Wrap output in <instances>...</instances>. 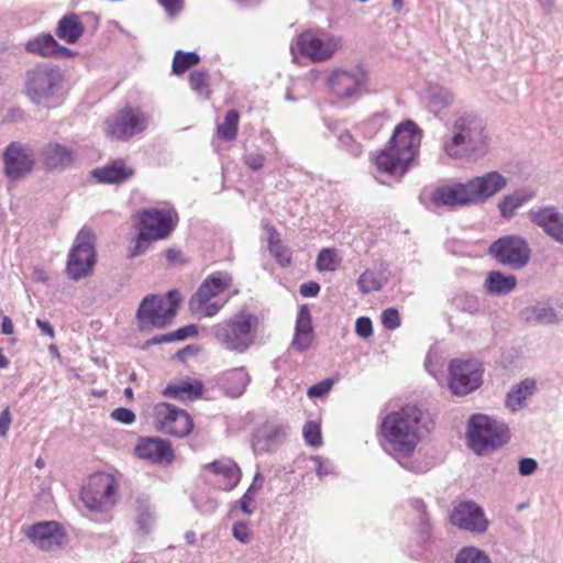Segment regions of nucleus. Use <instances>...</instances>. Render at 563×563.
Returning <instances> with one entry per match:
<instances>
[{"mask_svg": "<svg viewBox=\"0 0 563 563\" xmlns=\"http://www.w3.org/2000/svg\"><path fill=\"white\" fill-rule=\"evenodd\" d=\"M297 46L299 52L312 62H324L342 48L343 40L327 32L306 31L299 35Z\"/></svg>", "mask_w": 563, "mask_h": 563, "instance_id": "9d476101", "label": "nucleus"}, {"mask_svg": "<svg viewBox=\"0 0 563 563\" xmlns=\"http://www.w3.org/2000/svg\"><path fill=\"white\" fill-rule=\"evenodd\" d=\"M200 57L195 52L177 51L173 59V73L176 75L184 74L190 67L197 65Z\"/></svg>", "mask_w": 563, "mask_h": 563, "instance_id": "f704fd0d", "label": "nucleus"}, {"mask_svg": "<svg viewBox=\"0 0 563 563\" xmlns=\"http://www.w3.org/2000/svg\"><path fill=\"white\" fill-rule=\"evenodd\" d=\"M466 441L475 454L487 453L493 448V420L488 416H473L467 426Z\"/></svg>", "mask_w": 563, "mask_h": 563, "instance_id": "6ab92c4d", "label": "nucleus"}, {"mask_svg": "<svg viewBox=\"0 0 563 563\" xmlns=\"http://www.w3.org/2000/svg\"><path fill=\"white\" fill-rule=\"evenodd\" d=\"M205 468L211 470L213 473L222 475L228 483L223 486V489L231 490L233 489L240 482L241 472L238 465L232 461H213L207 465Z\"/></svg>", "mask_w": 563, "mask_h": 563, "instance_id": "2f4dec72", "label": "nucleus"}, {"mask_svg": "<svg viewBox=\"0 0 563 563\" xmlns=\"http://www.w3.org/2000/svg\"><path fill=\"white\" fill-rule=\"evenodd\" d=\"M454 563H490V560L488 555L479 549L464 547L457 552Z\"/></svg>", "mask_w": 563, "mask_h": 563, "instance_id": "c9c22d12", "label": "nucleus"}, {"mask_svg": "<svg viewBox=\"0 0 563 563\" xmlns=\"http://www.w3.org/2000/svg\"><path fill=\"white\" fill-rule=\"evenodd\" d=\"M36 324L37 327L40 328L41 332L47 336H49L51 339H54L55 338V331H54V328L53 325L51 324L49 321L47 320H42V319H36Z\"/></svg>", "mask_w": 563, "mask_h": 563, "instance_id": "338daca9", "label": "nucleus"}, {"mask_svg": "<svg viewBox=\"0 0 563 563\" xmlns=\"http://www.w3.org/2000/svg\"><path fill=\"white\" fill-rule=\"evenodd\" d=\"M510 440V430L507 423L495 420V449L508 443Z\"/></svg>", "mask_w": 563, "mask_h": 563, "instance_id": "a18cd8bd", "label": "nucleus"}, {"mask_svg": "<svg viewBox=\"0 0 563 563\" xmlns=\"http://www.w3.org/2000/svg\"><path fill=\"white\" fill-rule=\"evenodd\" d=\"M159 4L169 13L174 14L181 8V0H157Z\"/></svg>", "mask_w": 563, "mask_h": 563, "instance_id": "69168bd1", "label": "nucleus"}, {"mask_svg": "<svg viewBox=\"0 0 563 563\" xmlns=\"http://www.w3.org/2000/svg\"><path fill=\"white\" fill-rule=\"evenodd\" d=\"M559 308L556 302L548 299L526 307L520 314L527 323L552 325L563 321V311Z\"/></svg>", "mask_w": 563, "mask_h": 563, "instance_id": "4be33fe9", "label": "nucleus"}, {"mask_svg": "<svg viewBox=\"0 0 563 563\" xmlns=\"http://www.w3.org/2000/svg\"><path fill=\"white\" fill-rule=\"evenodd\" d=\"M254 497L255 496L251 495V493L246 492L239 500L240 508L245 515L250 516L253 514V509L250 508V504L254 500Z\"/></svg>", "mask_w": 563, "mask_h": 563, "instance_id": "0e129e2a", "label": "nucleus"}, {"mask_svg": "<svg viewBox=\"0 0 563 563\" xmlns=\"http://www.w3.org/2000/svg\"><path fill=\"white\" fill-rule=\"evenodd\" d=\"M451 522L460 529L471 532H483L488 525L481 507L472 501L459 504L451 514Z\"/></svg>", "mask_w": 563, "mask_h": 563, "instance_id": "aec40b11", "label": "nucleus"}, {"mask_svg": "<svg viewBox=\"0 0 563 563\" xmlns=\"http://www.w3.org/2000/svg\"><path fill=\"white\" fill-rule=\"evenodd\" d=\"M5 176L13 181L24 178L35 165L32 151L18 142L10 143L3 153Z\"/></svg>", "mask_w": 563, "mask_h": 563, "instance_id": "f3484780", "label": "nucleus"}, {"mask_svg": "<svg viewBox=\"0 0 563 563\" xmlns=\"http://www.w3.org/2000/svg\"><path fill=\"white\" fill-rule=\"evenodd\" d=\"M299 291L303 297H316L320 291V285L316 282L303 283Z\"/></svg>", "mask_w": 563, "mask_h": 563, "instance_id": "680f3d73", "label": "nucleus"}, {"mask_svg": "<svg viewBox=\"0 0 563 563\" xmlns=\"http://www.w3.org/2000/svg\"><path fill=\"white\" fill-rule=\"evenodd\" d=\"M302 434L309 445L317 448L321 444V432L317 422L308 421L303 426Z\"/></svg>", "mask_w": 563, "mask_h": 563, "instance_id": "a19ab883", "label": "nucleus"}, {"mask_svg": "<svg viewBox=\"0 0 563 563\" xmlns=\"http://www.w3.org/2000/svg\"><path fill=\"white\" fill-rule=\"evenodd\" d=\"M155 427L164 433L184 438L191 432L194 422L185 410L162 402L155 408Z\"/></svg>", "mask_w": 563, "mask_h": 563, "instance_id": "2eb2a0df", "label": "nucleus"}, {"mask_svg": "<svg viewBox=\"0 0 563 563\" xmlns=\"http://www.w3.org/2000/svg\"><path fill=\"white\" fill-rule=\"evenodd\" d=\"M295 332L312 333L311 314L307 306L299 309Z\"/></svg>", "mask_w": 563, "mask_h": 563, "instance_id": "37998d69", "label": "nucleus"}, {"mask_svg": "<svg viewBox=\"0 0 563 563\" xmlns=\"http://www.w3.org/2000/svg\"><path fill=\"white\" fill-rule=\"evenodd\" d=\"M451 134L443 141L444 153L453 159L477 161L489 152L487 121L476 112H465L452 123Z\"/></svg>", "mask_w": 563, "mask_h": 563, "instance_id": "f257e3e1", "label": "nucleus"}, {"mask_svg": "<svg viewBox=\"0 0 563 563\" xmlns=\"http://www.w3.org/2000/svg\"><path fill=\"white\" fill-rule=\"evenodd\" d=\"M538 463L534 459L523 457L519 461V473L522 476H529L536 472Z\"/></svg>", "mask_w": 563, "mask_h": 563, "instance_id": "13d9d810", "label": "nucleus"}, {"mask_svg": "<svg viewBox=\"0 0 563 563\" xmlns=\"http://www.w3.org/2000/svg\"><path fill=\"white\" fill-rule=\"evenodd\" d=\"M328 84L339 98H358L367 92L368 73L362 65L336 68L330 74Z\"/></svg>", "mask_w": 563, "mask_h": 563, "instance_id": "1a4fd4ad", "label": "nucleus"}, {"mask_svg": "<svg viewBox=\"0 0 563 563\" xmlns=\"http://www.w3.org/2000/svg\"><path fill=\"white\" fill-rule=\"evenodd\" d=\"M517 287L515 275H505L495 271V295H508Z\"/></svg>", "mask_w": 563, "mask_h": 563, "instance_id": "4c0bfd02", "label": "nucleus"}, {"mask_svg": "<svg viewBox=\"0 0 563 563\" xmlns=\"http://www.w3.org/2000/svg\"><path fill=\"white\" fill-rule=\"evenodd\" d=\"M531 257L527 240L520 235H506L495 240V260L512 269H522Z\"/></svg>", "mask_w": 563, "mask_h": 563, "instance_id": "f8f14e48", "label": "nucleus"}, {"mask_svg": "<svg viewBox=\"0 0 563 563\" xmlns=\"http://www.w3.org/2000/svg\"><path fill=\"white\" fill-rule=\"evenodd\" d=\"M26 536L43 551L58 549L64 540V533L55 521L37 522L29 528Z\"/></svg>", "mask_w": 563, "mask_h": 563, "instance_id": "412c9836", "label": "nucleus"}, {"mask_svg": "<svg viewBox=\"0 0 563 563\" xmlns=\"http://www.w3.org/2000/svg\"><path fill=\"white\" fill-rule=\"evenodd\" d=\"M225 302H227V300L221 303L211 302V300H210L203 305H200V307L189 306V309L192 314L198 316V317H202V316L203 317H213L223 308Z\"/></svg>", "mask_w": 563, "mask_h": 563, "instance_id": "79ce46f5", "label": "nucleus"}, {"mask_svg": "<svg viewBox=\"0 0 563 563\" xmlns=\"http://www.w3.org/2000/svg\"><path fill=\"white\" fill-rule=\"evenodd\" d=\"M198 333V329L195 324H189L186 327H183L174 332H172V336L174 341H181L189 336H194Z\"/></svg>", "mask_w": 563, "mask_h": 563, "instance_id": "bf43d9fd", "label": "nucleus"}, {"mask_svg": "<svg viewBox=\"0 0 563 563\" xmlns=\"http://www.w3.org/2000/svg\"><path fill=\"white\" fill-rule=\"evenodd\" d=\"M90 233L81 230L73 246L67 261V274L70 279L78 280L88 276L96 264V253L89 241Z\"/></svg>", "mask_w": 563, "mask_h": 563, "instance_id": "ddd939ff", "label": "nucleus"}, {"mask_svg": "<svg viewBox=\"0 0 563 563\" xmlns=\"http://www.w3.org/2000/svg\"><path fill=\"white\" fill-rule=\"evenodd\" d=\"M239 112L234 109L227 111L223 123L218 125V134L221 139L232 141L236 137Z\"/></svg>", "mask_w": 563, "mask_h": 563, "instance_id": "72a5a7b5", "label": "nucleus"}, {"mask_svg": "<svg viewBox=\"0 0 563 563\" xmlns=\"http://www.w3.org/2000/svg\"><path fill=\"white\" fill-rule=\"evenodd\" d=\"M232 534L236 540H239L242 543L250 542V530L245 522H235L232 528Z\"/></svg>", "mask_w": 563, "mask_h": 563, "instance_id": "5fc2aeb1", "label": "nucleus"}, {"mask_svg": "<svg viewBox=\"0 0 563 563\" xmlns=\"http://www.w3.org/2000/svg\"><path fill=\"white\" fill-rule=\"evenodd\" d=\"M333 385V382L331 379H324L320 383H317L312 385L307 394L309 397H322L325 394H328Z\"/></svg>", "mask_w": 563, "mask_h": 563, "instance_id": "8fccbe9b", "label": "nucleus"}, {"mask_svg": "<svg viewBox=\"0 0 563 563\" xmlns=\"http://www.w3.org/2000/svg\"><path fill=\"white\" fill-rule=\"evenodd\" d=\"M449 386L456 396H465L482 385L481 365L477 360H453L449 365Z\"/></svg>", "mask_w": 563, "mask_h": 563, "instance_id": "9b49d317", "label": "nucleus"}, {"mask_svg": "<svg viewBox=\"0 0 563 563\" xmlns=\"http://www.w3.org/2000/svg\"><path fill=\"white\" fill-rule=\"evenodd\" d=\"M455 305L463 310H466L468 312H474L478 308V301L477 298L474 296L466 295L461 298L455 299Z\"/></svg>", "mask_w": 563, "mask_h": 563, "instance_id": "6e6d98bb", "label": "nucleus"}, {"mask_svg": "<svg viewBox=\"0 0 563 563\" xmlns=\"http://www.w3.org/2000/svg\"><path fill=\"white\" fill-rule=\"evenodd\" d=\"M536 391V379L525 378L508 391L505 405L511 412H517L526 406V401L531 398Z\"/></svg>", "mask_w": 563, "mask_h": 563, "instance_id": "bb28decb", "label": "nucleus"}, {"mask_svg": "<svg viewBox=\"0 0 563 563\" xmlns=\"http://www.w3.org/2000/svg\"><path fill=\"white\" fill-rule=\"evenodd\" d=\"M25 48L32 54H37L44 57L57 56V55H69L70 51L59 45L51 34H41L30 40Z\"/></svg>", "mask_w": 563, "mask_h": 563, "instance_id": "cd10ccee", "label": "nucleus"}, {"mask_svg": "<svg viewBox=\"0 0 563 563\" xmlns=\"http://www.w3.org/2000/svg\"><path fill=\"white\" fill-rule=\"evenodd\" d=\"M190 86L202 97L209 96V76L205 71H194L190 75Z\"/></svg>", "mask_w": 563, "mask_h": 563, "instance_id": "ea45409f", "label": "nucleus"}, {"mask_svg": "<svg viewBox=\"0 0 563 563\" xmlns=\"http://www.w3.org/2000/svg\"><path fill=\"white\" fill-rule=\"evenodd\" d=\"M355 332L362 339H367L373 334V323L367 317H360L355 322Z\"/></svg>", "mask_w": 563, "mask_h": 563, "instance_id": "de8ad7c7", "label": "nucleus"}, {"mask_svg": "<svg viewBox=\"0 0 563 563\" xmlns=\"http://www.w3.org/2000/svg\"><path fill=\"white\" fill-rule=\"evenodd\" d=\"M42 163L47 169H65L75 162V152L56 142L45 144L40 152Z\"/></svg>", "mask_w": 563, "mask_h": 563, "instance_id": "393cba45", "label": "nucleus"}, {"mask_svg": "<svg viewBox=\"0 0 563 563\" xmlns=\"http://www.w3.org/2000/svg\"><path fill=\"white\" fill-rule=\"evenodd\" d=\"M114 496V479L107 474L93 476L88 486L81 492L85 506L92 511H103L111 508L115 503Z\"/></svg>", "mask_w": 563, "mask_h": 563, "instance_id": "4468645a", "label": "nucleus"}, {"mask_svg": "<svg viewBox=\"0 0 563 563\" xmlns=\"http://www.w3.org/2000/svg\"><path fill=\"white\" fill-rule=\"evenodd\" d=\"M420 143L421 132L418 125L411 120L400 123L386 147L376 156L377 169L399 179L418 155Z\"/></svg>", "mask_w": 563, "mask_h": 563, "instance_id": "7ed1b4c3", "label": "nucleus"}, {"mask_svg": "<svg viewBox=\"0 0 563 563\" xmlns=\"http://www.w3.org/2000/svg\"><path fill=\"white\" fill-rule=\"evenodd\" d=\"M264 478L260 472H257L254 476L253 483L246 490L247 493H251V495L255 496L263 486Z\"/></svg>", "mask_w": 563, "mask_h": 563, "instance_id": "774afa93", "label": "nucleus"}, {"mask_svg": "<svg viewBox=\"0 0 563 563\" xmlns=\"http://www.w3.org/2000/svg\"><path fill=\"white\" fill-rule=\"evenodd\" d=\"M155 241L153 236L151 235H144L142 230H139V235L135 240V244L133 247L130 249L129 256L130 257H136L141 254H143L150 242Z\"/></svg>", "mask_w": 563, "mask_h": 563, "instance_id": "c03bdc74", "label": "nucleus"}, {"mask_svg": "<svg viewBox=\"0 0 563 563\" xmlns=\"http://www.w3.org/2000/svg\"><path fill=\"white\" fill-rule=\"evenodd\" d=\"M357 286L363 294L377 291L382 288V280L372 271H365L357 279Z\"/></svg>", "mask_w": 563, "mask_h": 563, "instance_id": "58836bf2", "label": "nucleus"}, {"mask_svg": "<svg viewBox=\"0 0 563 563\" xmlns=\"http://www.w3.org/2000/svg\"><path fill=\"white\" fill-rule=\"evenodd\" d=\"M26 77V95L36 104H48L63 80L60 70L48 64L30 69Z\"/></svg>", "mask_w": 563, "mask_h": 563, "instance_id": "6e6552de", "label": "nucleus"}, {"mask_svg": "<svg viewBox=\"0 0 563 563\" xmlns=\"http://www.w3.org/2000/svg\"><path fill=\"white\" fill-rule=\"evenodd\" d=\"M133 173V169L126 166L123 161H114L102 168L93 169L91 175L102 184H119L129 179Z\"/></svg>", "mask_w": 563, "mask_h": 563, "instance_id": "c85d7f7f", "label": "nucleus"}, {"mask_svg": "<svg viewBox=\"0 0 563 563\" xmlns=\"http://www.w3.org/2000/svg\"><path fill=\"white\" fill-rule=\"evenodd\" d=\"M111 417L124 424H131L135 420V413L128 408H117L111 412Z\"/></svg>", "mask_w": 563, "mask_h": 563, "instance_id": "864d4df0", "label": "nucleus"}, {"mask_svg": "<svg viewBox=\"0 0 563 563\" xmlns=\"http://www.w3.org/2000/svg\"><path fill=\"white\" fill-rule=\"evenodd\" d=\"M261 328L260 316L243 307L227 320L216 324L212 333L225 350L244 353L255 344Z\"/></svg>", "mask_w": 563, "mask_h": 563, "instance_id": "20e7f679", "label": "nucleus"}, {"mask_svg": "<svg viewBox=\"0 0 563 563\" xmlns=\"http://www.w3.org/2000/svg\"><path fill=\"white\" fill-rule=\"evenodd\" d=\"M11 412L9 408H5L0 412V437H5L11 426Z\"/></svg>", "mask_w": 563, "mask_h": 563, "instance_id": "e2e57ef3", "label": "nucleus"}, {"mask_svg": "<svg viewBox=\"0 0 563 563\" xmlns=\"http://www.w3.org/2000/svg\"><path fill=\"white\" fill-rule=\"evenodd\" d=\"M84 24L75 13L64 15L57 23L56 35L68 44H75L84 34Z\"/></svg>", "mask_w": 563, "mask_h": 563, "instance_id": "c756f323", "label": "nucleus"}, {"mask_svg": "<svg viewBox=\"0 0 563 563\" xmlns=\"http://www.w3.org/2000/svg\"><path fill=\"white\" fill-rule=\"evenodd\" d=\"M136 522L144 533L150 532L155 522V512L147 497H139L135 501Z\"/></svg>", "mask_w": 563, "mask_h": 563, "instance_id": "473e14b6", "label": "nucleus"}, {"mask_svg": "<svg viewBox=\"0 0 563 563\" xmlns=\"http://www.w3.org/2000/svg\"><path fill=\"white\" fill-rule=\"evenodd\" d=\"M135 453L140 459L153 463H169L174 457L169 442L159 438L141 439L135 446Z\"/></svg>", "mask_w": 563, "mask_h": 563, "instance_id": "b1692460", "label": "nucleus"}, {"mask_svg": "<svg viewBox=\"0 0 563 563\" xmlns=\"http://www.w3.org/2000/svg\"><path fill=\"white\" fill-rule=\"evenodd\" d=\"M316 266L320 272H333L338 266V255L334 250L323 249L317 257Z\"/></svg>", "mask_w": 563, "mask_h": 563, "instance_id": "e433bc0d", "label": "nucleus"}, {"mask_svg": "<svg viewBox=\"0 0 563 563\" xmlns=\"http://www.w3.org/2000/svg\"><path fill=\"white\" fill-rule=\"evenodd\" d=\"M534 197L536 191L527 187L517 189L511 194L503 196L497 205L500 217L505 220L512 219L516 216L517 210L526 202L532 200Z\"/></svg>", "mask_w": 563, "mask_h": 563, "instance_id": "a878e982", "label": "nucleus"}, {"mask_svg": "<svg viewBox=\"0 0 563 563\" xmlns=\"http://www.w3.org/2000/svg\"><path fill=\"white\" fill-rule=\"evenodd\" d=\"M180 296L177 290H169L166 298L158 295L144 297L136 311V320L140 330L152 328L163 329L172 323Z\"/></svg>", "mask_w": 563, "mask_h": 563, "instance_id": "423d86ee", "label": "nucleus"}, {"mask_svg": "<svg viewBox=\"0 0 563 563\" xmlns=\"http://www.w3.org/2000/svg\"><path fill=\"white\" fill-rule=\"evenodd\" d=\"M265 157L257 151L245 155V164L253 170H258L264 165Z\"/></svg>", "mask_w": 563, "mask_h": 563, "instance_id": "4d7b16f0", "label": "nucleus"}, {"mask_svg": "<svg viewBox=\"0 0 563 563\" xmlns=\"http://www.w3.org/2000/svg\"><path fill=\"white\" fill-rule=\"evenodd\" d=\"M382 322L386 329L395 330L400 325L399 313L395 308H388L382 313Z\"/></svg>", "mask_w": 563, "mask_h": 563, "instance_id": "49530a36", "label": "nucleus"}, {"mask_svg": "<svg viewBox=\"0 0 563 563\" xmlns=\"http://www.w3.org/2000/svg\"><path fill=\"white\" fill-rule=\"evenodd\" d=\"M269 252L271 254L276 258V261L283 265V266H287L290 264V256H289V253L288 251L283 246L282 243L279 244H274L271 249H269Z\"/></svg>", "mask_w": 563, "mask_h": 563, "instance_id": "603ef678", "label": "nucleus"}, {"mask_svg": "<svg viewBox=\"0 0 563 563\" xmlns=\"http://www.w3.org/2000/svg\"><path fill=\"white\" fill-rule=\"evenodd\" d=\"M231 378L236 380L238 384H239V387H238V389L235 391V396L242 395L243 391L245 390V387L250 383L249 374L243 368H239V369H235V371H233L231 373Z\"/></svg>", "mask_w": 563, "mask_h": 563, "instance_id": "3c124183", "label": "nucleus"}, {"mask_svg": "<svg viewBox=\"0 0 563 563\" xmlns=\"http://www.w3.org/2000/svg\"><path fill=\"white\" fill-rule=\"evenodd\" d=\"M178 216L173 209L148 208L140 213L139 230L154 240L166 239L175 229Z\"/></svg>", "mask_w": 563, "mask_h": 563, "instance_id": "dca6fc26", "label": "nucleus"}, {"mask_svg": "<svg viewBox=\"0 0 563 563\" xmlns=\"http://www.w3.org/2000/svg\"><path fill=\"white\" fill-rule=\"evenodd\" d=\"M493 195V172L474 177L465 184L439 187L432 195L435 205L464 207L486 201Z\"/></svg>", "mask_w": 563, "mask_h": 563, "instance_id": "39448f33", "label": "nucleus"}, {"mask_svg": "<svg viewBox=\"0 0 563 563\" xmlns=\"http://www.w3.org/2000/svg\"><path fill=\"white\" fill-rule=\"evenodd\" d=\"M202 384L200 382L181 380L169 384L164 389V396L175 399L192 400L202 394Z\"/></svg>", "mask_w": 563, "mask_h": 563, "instance_id": "7c9ffc66", "label": "nucleus"}, {"mask_svg": "<svg viewBox=\"0 0 563 563\" xmlns=\"http://www.w3.org/2000/svg\"><path fill=\"white\" fill-rule=\"evenodd\" d=\"M231 284L232 277L228 273L218 272L208 276L190 298L189 306L200 307L223 292Z\"/></svg>", "mask_w": 563, "mask_h": 563, "instance_id": "5701e85b", "label": "nucleus"}, {"mask_svg": "<svg viewBox=\"0 0 563 563\" xmlns=\"http://www.w3.org/2000/svg\"><path fill=\"white\" fill-rule=\"evenodd\" d=\"M150 124V117L139 107L125 106L104 122V133L111 140L128 141L142 133Z\"/></svg>", "mask_w": 563, "mask_h": 563, "instance_id": "0eeeda50", "label": "nucleus"}, {"mask_svg": "<svg viewBox=\"0 0 563 563\" xmlns=\"http://www.w3.org/2000/svg\"><path fill=\"white\" fill-rule=\"evenodd\" d=\"M380 430L386 450L397 459L410 456L428 433L423 412L410 405L388 413L382 421Z\"/></svg>", "mask_w": 563, "mask_h": 563, "instance_id": "f03ea898", "label": "nucleus"}, {"mask_svg": "<svg viewBox=\"0 0 563 563\" xmlns=\"http://www.w3.org/2000/svg\"><path fill=\"white\" fill-rule=\"evenodd\" d=\"M453 100V97L450 92L439 89V91L432 92V101L435 106L439 107H446L449 106Z\"/></svg>", "mask_w": 563, "mask_h": 563, "instance_id": "052dcab7", "label": "nucleus"}, {"mask_svg": "<svg viewBox=\"0 0 563 563\" xmlns=\"http://www.w3.org/2000/svg\"><path fill=\"white\" fill-rule=\"evenodd\" d=\"M312 338V333L295 332V338L291 344L294 349L302 352L306 351L311 345Z\"/></svg>", "mask_w": 563, "mask_h": 563, "instance_id": "09e8293b", "label": "nucleus"}, {"mask_svg": "<svg viewBox=\"0 0 563 563\" xmlns=\"http://www.w3.org/2000/svg\"><path fill=\"white\" fill-rule=\"evenodd\" d=\"M528 219L555 242L563 244V212L555 206H541L528 211Z\"/></svg>", "mask_w": 563, "mask_h": 563, "instance_id": "a211bd4d", "label": "nucleus"}]
</instances>
